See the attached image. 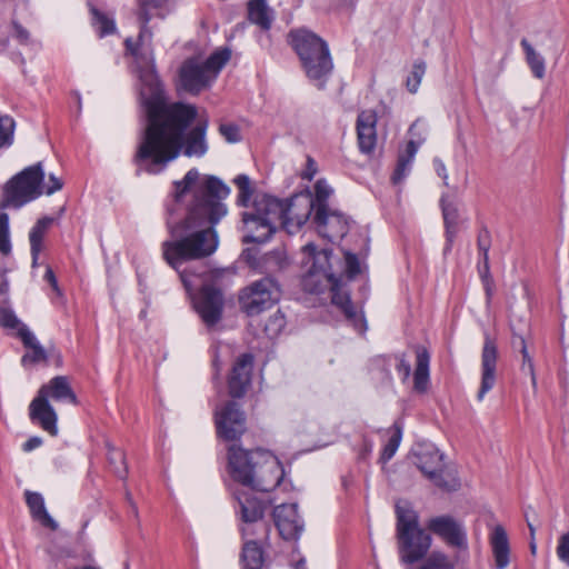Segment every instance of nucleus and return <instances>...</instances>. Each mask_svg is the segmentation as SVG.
<instances>
[{"label": "nucleus", "instance_id": "obj_1", "mask_svg": "<svg viewBox=\"0 0 569 569\" xmlns=\"http://www.w3.org/2000/svg\"><path fill=\"white\" fill-rule=\"evenodd\" d=\"M230 188L214 176L200 177L196 168L190 169L182 180L173 182V199L184 206L186 217L173 222L168 219L170 239L161 244L162 258L179 272L187 290L192 287L181 266L191 260L210 257L218 248L214 227L227 216L223 202Z\"/></svg>", "mask_w": 569, "mask_h": 569}, {"label": "nucleus", "instance_id": "obj_2", "mask_svg": "<svg viewBox=\"0 0 569 569\" xmlns=\"http://www.w3.org/2000/svg\"><path fill=\"white\" fill-rule=\"evenodd\" d=\"M147 78L149 81L141 89L147 124L133 162L140 170L158 174L177 159L182 150L187 157H202L207 152L208 123L199 122L187 132L198 117L197 107L183 102H168L153 71H150Z\"/></svg>", "mask_w": 569, "mask_h": 569}, {"label": "nucleus", "instance_id": "obj_3", "mask_svg": "<svg viewBox=\"0 0 569 569\" xmlns=\"http://www.w3.org/2000/svg\"><path fill=\"white\" fill-rule=\"evenodd\" d=\"M316 213L311 192H301L287 201L269 194L256 196L250 211L242 213L246 234L243 242H266L281 226L289 233L297 232Z\"/></svg>", "mask_w": 569, "mask_h": 569}, {"label": "nucleus", "instance_id": "obj_4", "mask_svg": "<svg viewBox=\"0 0 569 569\" xmlns=\"http://www.w3.org/2000/svg\"><path fill=\"white\" fill-rule=\"evenodd\" d=\"M228 468L234 481L262 492L278 487L284 476L281 462L270 451L238 445L228 448Z\"/></svg>", "mask_w": 569, "mask_h": 569}, {"label": "nucleus", "instance_id": "obj_5", "mask_svg": "<svg viewBox=\"0 0 569 569\" xmlns=\"http://www.w3.org/2000/svg\"><path fill=\"white\" fill-rule=\"evenodd\" d=\"M396 538L400 561L407 568L426 558L431 545L432 537L419 526V516L409 502L398 501L396 503Z\"/></svg>", "mask_w": 569, "mask_h": 569}, {"label": "nucleus", "instance_id": "obj_6", "mask_svg": "<svg viewBox=\"0 0 569 569\" xmlns=\"http://www.w3.org/2000/svg\"><path fill=\"white\" fill-rule=\"evenodd\" d=\"M289 38L308 79L319 89H323L333 71V61L328 43L318 34L306 29L291 31Z\"/></svg>", "mask_w": 569, "mask_h": 569}, {"label": "nucleus", "instance_id": "obj_7", "mask_svg": "<svg viewBox=\"0 0 569 569\" xmlns=\"http://www.w3.org/2000/svg\"><path fill=\"white\" fill-rule=\"evenodd\" d=\"M230 56L229 49H220L203 62L196 59L184 61L179 72L181 88L189 93L198 94L217 78Z\"/></svg>", "mask_w": 569, "mask_h": 569}, {"label": "nucleus", "instance_id": "obj_8", "mask_svg": "<svg viewBox=\"0 0 569 569\" xmlns=\"http://www.w3.org/2000/svg\"><path fill=\"white\" fill-rule=\"evenodd\" d=\"M44 171L38 162L13 176L3 188L2 208H21L42 194Z\"/></svg>", "mask_w": 569, "mask_h": 569}, {"label": "nucleus", "instance_id": "obj_9", "mask_svg": "<svg viewBox=\"0 0 569 569\" xmlns=\"http://www.w3.org/2000/svg\"><path fill=\"white\" fill-rule=\"evenodd\" d=\"M413 463L438 488L456 491L460 482L455 473L446 468L443 455L429 443L418 445L412 450Z\"/></svg>", "mask_w": 569, "mask_h": 569}, {"label": "nucleus", "instance_id": "obj_10", "mask_svg": "<svg viewBox=\"0 0 569 569\" xmlns=\"http://www.w3.org/2000/svg\"><path fill=\"white\" fill-rule=\"evenodd\" d=\"M306 254V264H310L308 274L305 278V287L313 284L311 291H321L325 283H336L337 278L341 276L340 259L332 260L331 250H317L313 243H307L303 247Z\"/></svg>", "mask_w": 569, "mask_h": 569}, {"label": "nucleus", "instance_id": "obj_11", "mask_svg": "<svg viewBox=\"0 0 569 569\" xmlns=\"http://www.w3.org/2000/svg\"><path fill=\"white\" fill-rule=\"evenodd\" d=\"M253 490L240 489L234 491V498L238 502V515L244 522L241 528L243 538L258 536L260 540H267L269 537L270 528L267 523L262 522L267 503L259 499Z\"/></svg>", "mask_w": 569, "mask_h": 569}, {"label": "nucleus", "instance_id": "obj_12", "mask_svg": "<svg viewBox=\"0 0 569 569\" xmlns=\"http://www.w3.org/2000/svg\"><path fill=\"white\" fill-rule=\"evenodd\" d=\"M281 297L278 281L270 276L251 282L239 295L241 309L248 316H257L276 305Z\"/></svg>", "mask_w": 569, "mask_h": 569}, {"label": "nucleus", "instance_id": "obj_13", "mask_svg": "<svg viewBox=\"0 0 569 569\" xmlns=\"http://www.w3.org/2000/svg\"><path fill=\"white\" fill-rule=\"evenodd\" d=\"M427 529L439 537L448 547L466 551L468 549L467 531L461 521L450 515L430 518Z\"/></svg>", "mask_w": 569, "mask_h": 569}, {"label": "nucleus", "instance_id": "obj_14", "mask_svg": "<svg viewBox=\"0 0 569 569\" xmlns=\"http://www.w3.org/2000/svg\"><path fill=\"white\" fill-rule=\"evenodd\" d=\"M214 416L217 433L224 440H237L246 431V416L236 402H227Z\"/></svg>", "mask_w": 569, "mask_h": 569}, {"label": "nucleus", "instance_id": "obj_15", "mask_svg": "<svg viewBox=\"0 0 569 569\" xmlns=\"http://www.w3.org/2000/svg\"><path fill=\"white\" fill-rule=\"evenodd\" d=\"M318 233L330 241L343 238L349 230L347 217L338 210L320 209L312 216Z\"/></svg>", "mask_w": 569, "mask_h": 569}, {"label": "nucleus", "instance_id": "obj_16", "mask_svg": "<svg viewBox=\"0 0 569 569\" xmlns=\"http://www.w3.org/2000/svg\"><path fill=\"white\" fill-rule=\"evenodd\" d=\"M498 362V347L496 340L486 332L483 338V347L481 351V385L477 395L481 401L486 393L489 392L496 382V371Z\"/></svg>", "mask_w": 569, "mask_h": 569}, {"label": "nucleus", "instance_id": "obj_17", "mask_svg": "<svg viewBox=\"0 0 569 569\" xmlns=\"http://www.w3.org/2000/svg\"><path fill=\"white\" fill-rule=\"evenodd\" d=\"M222 306V293L212 286H204L194 300V308L207 326H213L220 320Z\"/></svg>", "mask_w": 569, "mask_h": 569}, {"label": "nucleus", "instance_id": "obj_18", "mask_svg": "<svg viewBox=\"0 0 569 569\" xmlns=\"http://www.w3.org/2000/svg\"><path fill=\"white\" fill-rule=\"evenodd\" d=\"M167 2V0H139V21L141 22L140 33L138 37V42L134 43L131 39H127L124 41L127 50L133 57H138V47L140 43L144 41V39L150 40L152 37L151 30L148 28L149 21L153 17L163 18L164 14L161 12L162 6Z\"/></svg>", "mask_w": 569, "mask_h": 569}, {"label": "nucleus", "instance_id": "obj_19", "mask_svg": "<svg viewBox=\"0 0 569 569\" xmlns=\"http://www.w3.org/2000/svg\"><path fill=\"white\" fill-rule=\"evenodd\" d=\"M276 527L284 540H296L303 530V522L298 515L296 503L280 505L273 510Z\"/></svg>", "mask_w": 569, "mask_h": 569}, {"label": "nucleus", "instance_id": "obj_20", "mask_svg": "<svg viewBox=\"0 0 569 569\" xmlns=\"http://www.w3.org/2000/svg\"><path fill=\"white\" fill-rule=\"evenodd\" d=\"M244 254L246 261L252 270L270 277L288 266L287 257L282 250H273L263 254L247 250Z\"/></svg>", "mask_w": 569, "mask_h": 569}, {"label": "nucleus", "instance_id": "obj_21", "mask_svg": "<svg viewBox=\"0 0 569 569\" xmlns=\"http://www.w3.org/2000/svg\"><path fill=\"white\" fill-rule=\"evenodd\" d=\"M253 357L243 353L236 360L229 377V393L232 398H241L251 382Z\"/></svg>", "mask_w": 569, "mask_h": 569}, {"label": "nucleus", "instance_id": "obj_22", "mask_svg": "<svg viewBox=\"0 0 569 569\" xmlns=\"http://www.w3.org/2000/svg\"><path fill=\"white\" fill-rule=\"evenodd\" d=\"M30 420L51 436L58 435V416L43 396L37 395L29 405Z\"/></svg>", "mask_w": 569, "mask_h": 569}, {"label": "nucleus", "instance_id": "obj_23", "mask_svg": "<svg viewBox=\"0 0 569 569\" xmlns=\"http://www.w3.org/2000/svg\"><path fill=\"white\" fill-rule=\"evenodd\" d=\"M377 114L375 111L365 110L357 118L358 146L362 153L370 154L377 144Z\"/></svg>", "mask_w": 569, "mask_h": 569}, {"label": "nucleus", "instance_id": "obj_24", "mask_svg": "<svg viewBox=\"0 0 569 569\" xmlns=\"http://www.w3.org/2000/svg\"><path fill=\"white\" fill-rule=\"evenodd\" d=\"M341 276L337 278L336 283H325V286H329L332 291L331 301L335 306H337L346 316V318L353 325V327L363 332L367 329L366 320L362 315H358L352 302L350 296L342 291L340 288Z\"/></svg>", "mask_w": 569, "mask_h": 569}, {"label": "nucleus", "instance_id": "obj_25", "mask_svg": "<svg viewBox=\"0 0 569 569\" xmlns=\"http://www.w3.org/2000/svg\"><path fill=\"white\" fill-rule=\"evenodd\" d=\"M37 395L43 396L47 400L51 398L56 401H68L72 405H78L77 396L70 387L68 378L64 376L52 378L39 389Z\"/></svg>", "mask_w": 569, "mask_h": 569}, {"label": "nucleus", "instance_id": "obj_26", "mask_svg": "<svg viewBox=\"0 0 569 569\" xmlns=\"http://www.w3.org/2000/svg\"><path fill=\"white\" fill-rule=\"evenodd\" d=\"M26 503L30 510L32 518L39 521L43 527L51 530L58 529L57 521L48 513L44 499L39 492L27 490L24 492Z\"/></svg>", "mask_w": 569, "mask_h": 569}, {"label": "nucleus", "instance_id": "obj_27", "mask_svg": "<svg viewBox=\"0 0 569 569\" xmlns=\"http://www.w3.org/2000/svg\"><path fill=\"white\" fill-rule=\"evenodd\" d=\"M490 545L497 569H503L509 563V540L505 528L496 526L490 536Z\"/></svg>", "mask_w": 569, "mask_h": 569}, {"label": "nucleus", "instance_id": "obj_28", "mask_svg": "<svg viewBox=\"0 0 569 569\" xmlns=\"http://www.w3.org/2000/svg\"><path fill=\"white\" fill-rule=\"evenodd\" d=\"M416 352V369L413 372V388L417 392H426L429 386V351L422 347L417 346Z\"/></svg>", "mask_w": 569, "mask_h": 569}, {"label": "nucleus", "instance_id": "obj_29", "mask_svg": "<svg viewBox=\"0 0 569 569\" xmlns=\"http://www.w3.org/2000/svg\"><path fill=\"white\" fill-rule=\"evenodd\" d=\"M421 141H408L405 151L400 152L397 160V166L392 173L391 180L393 183L401 182L410 172L413 159L417 154Z\"/></svg>", "mask_w": 569, "mask_h": 569}, {"label": "nucleus", "instance_id": "obj_30", "mask_svg": "<svg viewBox=\"0 0 569 569\" xmlns=\"http://www.w3.org/2000/svg\"><path fill=\"white\" fill-rule=\"evenodd\" d=\"M53 222L54 218L42 217L36 222L29 232L30 251L33 266L37 263L39 254L42 250V241Z\"/></svg>", "mask_w": 569, "mask_h": 569}, {"label": "nucleus", "instance_id": "obj_31", "mask_svg": "<svg viewBox=\"0 0 569 569\" xmlns=\"http://www.w3.org/2000/svg\"><path fill=\"white\" fill-rule=\"evenodd\" d=\"M244 538L242 547L241 560L244 569H263L264 552L258 540Z\"/></svg>", "mask_w": 569, "mask_h": 569}, {"label": "nucleus", "instance_id": "obj_32", "mask_svg": "<svg viewBox=\"0 0 569 569\" xmlns=\"http://www.w3.org/2000/svg\"><path fill=\"white\" fill-rule=\"evenodd\" d=\"M248 19L262 30H269L272 23L271 10L266 0H250L248 3Z\"/></svg>", "mask_w": 569, "mask_h": 569}, {"label": "nucleus", "instance_id": "obj_33", "mask_svg": "<svg viewBox=\"0 0 569 569\" xmlns=\"http://www.w3.org/2000/svg\"><path fill=\"white\" fill-rule=\"evenodd\" d=\"M20 339L24 347L31 350L22 357V362L38 363L47 361V352L42 346L38 342L34 335L28 328H21Z\"/></svg>", "mask_w": 569, "mask_h": 569}, {"label": "nucleus", "instance_id": "obj_34", "mask_svg": "<svg viewBox=\"0 0 569 569\" xmlns=\"http://www.w3.org/2000/svg\"><path fill=\"white\" fill-rule=\"evenodd\" d=\"M441 208H442V216H443V220H445V224H446L447 246L445 248V252H447L451 249L453 238L456 236L458 211H457V208L452 203L446 202L443 199H441Z\"/></svg>", "mask_w": 569, "mask_h": 569}, {"label": "nucleus", "instance_id": "obj_35", "mask_svg": "<svg viewBox=\"0 0 569 569\" xmlns=\"http://www.w3.org/2000/svg\"><path fill=\"white\" fill-rule=\"evenodd\" d=\"M520 44L526 53V60L530 66L531 71L537 78L541 79L545 76L543 58L533 49L527 39H522Z\"/></svg>", "mask_w": 569, "mask_h": 569}, {"label": "nucleus", "instance_id": "obj_36", "mask_svg": "<svg viewBox=\"0 0 569 569\" xmlns=\"http://www.w3.org/2000/svg\"><path fill=\"white\" fill-rule=\"evenodd\" d=\"M477 246L481 256L482 267H480L481 276L489 273V249L491 246V237L488 229L483 228L479 231Z\"/></svg>", "mask_w": 569, "mask_h": 569}, {"label": "nucleus", "instance_id": "obj_37", "mask_svg": "<svg viewBox=\"0 0 569 569\" xmlns=\"http://www.w3.org/2000/svg\"><path fill=\"white\" fill-rule=\"evenodd\" d=\"M391 436L388 439V442L382 449L380 460L382 462L389 461L396 453L399 448L402 438V428L398 422H395L392 428L390 429Z\"/></svg>", "mask_w": 569, "mask_h": 569}, {"label": "nucleus", "instance_id": "obj_38", "mask_svg": "<svg viewBox=\"0 0 569 569\" xmlns=\"http://www.w3.org/2000/svg\"><path fill=\"white\" fill-rule=\"evenodd\" d=\"M0 327L7 330H16L19 338L21 328H28L18 319L13 310L6 305L0 306Z\"/></svg>", "mask_w": 569, "mask_h": 569}, {"label": "nucleus", "instance_id": "obj_39", "mask_svg": "<svg viewBox=\"0 0 569 569\" xmlns=\"http://www.w3.org/2000/svg\"><path fill=\"white\" fill-rule=\"evenodd\" d=\"M332 194L331 187L327 183L326 180L320 179L315 183V208L316 211H319L320 209H328V200L330 196Z\"/></svg>", "mask_w": 569, "mask_h": 569}, {"label": "nucleus", "instance_id": "obj_40", "mask_svg": "<svg viewBox=\"0 0 569 569\" xmlns=\"http://www.w3.org/2000/svg\"><path fill=\"white\" fill-rule=\"evenodd\" d=\"M92 23L100 37L111 34L116 30L113 20L97 9H92Z\"/></svg>", "mask_w": 569, "mask_h": 569}, {"label": "nucleus", "instance_id": "obj_41", "mask_svg": "<svg viewBox=\"0 0 569 569\" xmlns=\"http://www.w3.org/2000/svg\"><path fill=\"white\" fill-rule=\"evenodd\" d=\"M239 190L237 202L241 207H248L249 200L252 196V187L250 178L247 174H239L233 180Z\"/></svg>", "mask_w": 569, "mask_h": 569}, {"label": "nucleus", "instance_id": "obj_42", "mask_svg": "<svg viewBox=\"0 0 569 569\" xmlns=\"http://www.w3.org/2000/svg\"><path fill=\"white\" fill-rule=\"evenodd\" d=\"M11 250L9 216L7 213H0V253L7 257L11 253Z\"/></svg>", "mask_w": 569, "mask_h": 569}, {"label": "nucleus", "instance_id": "obj_43", "mask_svg": "<svg viewBox=\"0 0 569 569\" xmlns=\"http://www.w3.org/2000/svg\"><path fill=\"white\" fill-rule=\"evenodd\" d=\"M426 72V63L418 60L413 63L412 71L407 78L406 86L409 92L416 93Z\"/></svg>", "mask_w": 569, "mask_h": 569}, {"label": "nucleus", "instance_id": "obj_44", "mask_svg": "<svg viewBox=\"0 0 569 569\" xmlns=\"http://www.w3.org/2000/svg\"><path fill=\"white\" fill-rule=\"evenodd\" d=\"M14 126V120L11 117L0 116V148L12 144Z\"/></svg>", "mask_w": 569, "mask_h": 569}, {"label": "nucleus", "instance_id": "obj_45", "mask_svg": "<svg viewBox=\"0 0 569 569\" xmlns=\"http://www.w3.org/2000/svg\"><path fill=\"white\" fill-rule=\"evenodd\" d=\"M108 461L112 467L113 472L119 478L127 476V466L124 462V453L119 449H110L108 452Z\"/></svg>", "mask_w": 569, "mask_h": 569}, {"label": "nucleus", "instance_id": "obj_46", "mask_svg": "<svg viewBox=\"0 0 569 569\" xmlns=\"http://www.w3.org/2000/svg\"><path fill=\"white\" fill-rule=\"evenodd\" d=\"M284 327L286 318L280 311H277L267 320L264 325V332L269 338H276Z\"/></svg>", "mask_w": 569, "mask_h": 569}, {"label": "nucleus", "instance_id": "obj_47", "mask_svg": "<svg viewBox=\"0 0 569 569\" xmlns=\"http://www.w3.org/2000/svg\"><path fill=\"white\" fill-rule=\"evenodd\" d=\"M343 266L345 267L342 268V264H340L341 278L343 277V274H346L348 279H353L357 274L360 273V262L355 253H345Z\"/></svg>", "mask_w": 569, "mask_h": 569}, {"label": "nucleus", "instance_id": "obj_48", "mask_svg": "<svg viewBox=\"0 0 569 569\" xmlns=\"http://www.w3.org/2000/svg\"><path fill=\"white\" fill-rule=\"evenodd\" d=\"M219 132L229 143H237L242 139L239 126L233 122L221 123Z\"/></svg>", "mask_w": 569, "mask_h": 569}, {"label": "nucleus", "instance_id": "obj_49", "mask_svg": "<svg viewBox=\"0 0 569 569\" xmlns=\"http://www.w3.org/2000/svg\"><path fill=\"white\" fill-rule=\"evenodd\" d=\"M512 345H513V347L519 348V350L522 355V369L528 370V372L531 376H533V362L528 353L525 338L521 336H515L512 339Z\"/></svg>", "mask_w": 569, "mask_h": 569}, {"label": "nucleus", "instance_id": "obj_50", "mask_svg": "<svg viewBox=\"0 0 569 569\" xmlns=\"http://www.w3.org/2000/svg\"><path fill=\"white\" fill-rule=\"evenodd\" d=\"M556 552L562 562L569 565V531L559 538Z\"/></svg>", "mask_w": 569, "mask_h": 569}, {"label": "nucleus", "instance_id": "obj_51", "mask_svg": "<svg viewBox=\"0 0 569 569\" xmlns=\"http://www.w3.org/2000/svg\"><path fill=\"white\" fill-rule=\"evenodd\" d=\"M63 183L61 179L56 177L54 174H49V182L46 184H42V193H46L48 196L54 193L56 191H59L62 188Z\"/></svg>", "mask_w": 569, "mask_h": 569}, {"label": "nucleus", "instance_id": "obj_52", "mask_svg": "<svg viewBox=\"0 0 569 569\" xmlns=\"http://www.w3.org/2000/svg\"><path fill=\"white\" fill-rule=\"evenodd\" d=\"M13 37L21 43L27 44L30 41V33L20 23L13 21Z\"/></svg>", "mask_w": 569, "mask_h": 569}, {"label": "nucleus", "instance_id": "obj_53", "mask_svg": "<svg viewBox=\"0 0 569 569\" xmlns=\"http://www.w3.org/2000/svg\"><path fill=\"white\" fill-rule=\"evenodd\" d=\"M432 164H433V169H435L436 173L443 180V184L448 186L449 177H448L447 168H446V164L443 163V161L439 158H435L432 161Z\"/></svg>", "mask_w": 569, "mask_h": 569}, {"label": "nucleus", "instance_id": "obj_54", "mask_svg": "<svg viewBox=\"0 0 569 569\" xmlns=\"http://www.w3.org/2000/svg\"><path fill=\"white\" fill-rule=\"evenodd\" d=\"M43 279L51 286V288L57 292V295H61L60 288L58 286V280L50 267L47 268Z\"/></svg>", "mask_w": 569, "mask_h": 569}, {"label": "nucleus", "instance_id": "obj_55", "mask_svg": "<svg viewBox=\"0 0 569 569\" xmlns=\"http://www.w3.org/2000/svg\"><path fill=\"white\" fill-rule=\"evenodd\" d=\"M397 370L400 375H402V379L407 380L411 373V366L410 363L402 357L399 359V362L397 365Z\"/></svg>", "mask_w": 569, "mask_h": 569}, {"label": "nucleus", "instance_id": "obj_56", "mask_svg": "<svg viewBox=\"0 0 569 569\" xmlns=\"http://www.w3.org/2000/svg\"><path fill=\"white\" fill-rule=\"evenodd\" d=\"M316 173H317V163L311 157H308L307 158V169H306L302 178L307 179V180H311Z\"/></svg>", "mask_w": 569, "mask_h": 569}, {"label": "nucleus", "instance_id": "obj_57", "mask_svg": "<svg viewBox=\"0 0 569 569\" xmlns=\"http://www.w3.org/2000/svg\"><path fill=\"white\" fill-rule=\"evenodd\" d=\"M42 445V439L40 437H31L29 438L22 446L23 451L29 452Z\"/></svg>", "mask_w": 569, "mask_h": 569}, {"label": "nucleus", "instance_id": "obj_58", "mask_svg": "<svg viewBox=\"0 0 569 569\" xmlns=\"http://www.w3.org/2000/svg\"><path fill=\"white\" fill-rule=\"evenodd\" d=\"M371 450H372V442L368 441L367 439H365L363 440V453H362V456L370 453Z\"/></svg>", "mask_w": 569, "mask_h": 569}, {"label": "nucleus", "instance_id": "obj_59", "mask_svg": "<svg viewBox=\"0 0 569 569\" xmlns=\"http://www.w3.org/2000/svg\"><path fill=\"white\" fill-rule=\"evenodd\" d=\"M525 516H526V520H527V523H528V528L530 530V537H531V539H533L535 538V533H536V528H535L533 523L529 520L528 513H526Z\"/></svg>", "mask_w": 569, "mask_h": 569}, {"label": "nucleus", "instance_id": "obj_60", "mask_svg": "<svg viewBox=\"0 0 569 569\" xmlns=\"http://www.w3.org/2000/svg\"><path fill=\"white\" fill-rule=\"evenodd\" d=\"M295 569H307L306 568V559L301 558L295 563Z\"/></svg>", "mask_w": 569, "mask_h": 569}, {"label": "nucleus", "instance_id": "obj_61", "mask_svg": "<svg viewBox=\"0 0 569 569\" xmlns=\"http://www.w3.org/2000/svg\"><path fill=\"white\" fill-rule=\"evenodd\" d=\"M530 550H531V553H532V555H535V553H536V551H537V545H536V542H535V538H533V539H531V541H530Z\"/></svg>", "mask_w": 569, "mask_h": 569}, {"label": "nucleus", "instance_id": "obj_62", "mask_svg": "<svg viewBox=\"0 0 569 569\" xmlns=\"http://www.w3.org/2000/svg\"><path fill=\"white\" fill-rule=\"evenodd\" d=\"M8 40L4 38H0V51H2L7 46Z\"/></svg>", "mask_w": 569, "mask_h": 569}, {"label": "nucleus", "instance_id": "obj_63", "mask_svg": "<svg viewBox=\"0 0 569 569\" xmlns=\"http://www.w3.org/2000/svg\"><path fill=\"white\" fill-rule=\"evenodd\" d=\"M417 128V121L411 124L409 131L413 134L415 129Z\"/></svg>", "mask_w": 569, "mask_h": 569}]
</instances>
